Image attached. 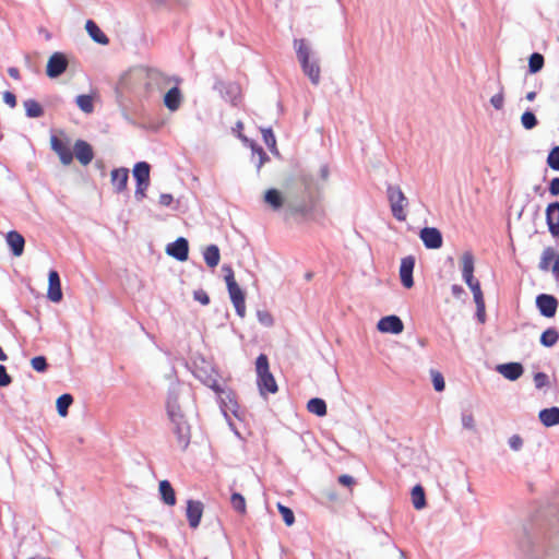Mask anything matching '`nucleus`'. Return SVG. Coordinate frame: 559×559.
<instances>
[{
    "label": "nucleus",
    "instance_id": "1",
    "mask_svg": "<svg viewBox=\"0 0 559 559\" xmlns=\"http://www.w3.org/2000/svg\"><path fill=\"white\" fill-rule=\"evenodd\" d=\"M324 185L309 171H300L296 183L289 187L285 194L276 188H270L264 192L263 200L274 211L284 207L286 219H293L298 224L314 222L323 215L320 204Z\"/></svg>",
    "mask_w": 559,
    "mask_h": 559
},
{
    "label": "nucleus",
    "instance_id": "2",
    "mask_svg": "<svg viewBox=\"0 0 559 559\" xmlns=\"http://www.w3.org/2000/svg\"><path fill=\"white\" fill-rule=\"evenodd\" d=\"M522 559H556L559 556V518L552 507L537 509L516 542Z\"/></svg>",
    "mask_w": 559,
    "mask_h": 559
},
{
    "label": "nucleus",
    "instance_id": "3",
    "mask_svg": "<svg viewBox=\"0 0 559 559\" xmlns=\"http://www.w3.org/2000/svg\"><path fill=\"white\" fill-rule=\"evenodd\" d=\"M180 389L177 384L169 385L165 402V409L169 421L173 425V433L182 451H186L191 441V428L181 408Z\"/></svg>",
    "mask_w": 559,
    "mask_h": 559
},
{
    "label": "nucleus",
    "instance_id": "4",
    "mask_svg": "<svg viewBox=\"0 0 559 559\" xmlns=\"http://www.w3.org/2000/svg\"><path fill=\"white\" fill-rule=\"evenodd\" d=\"M294 48L304 74L309 78L313 85H318L321 74L319 60L314 57L311 58L312 51L306 39L295 38Z\"/></svg>",
    "mask_w": 559,
    "mask_h": 559
},
{
    "label": "nucleus",
    "instance_id": "5",
    "mask_svg": "<svg viewBox=\"0 0 559 559\" xmlns=\"http://www.w3.org/2000/svg\"><path fill=\"white\" fill-rule=\"evenodd\" d=\"M257 385L262 396L266 394H275L278 385L272 372L270 371V362L266 354L261 353L255 359Z\"/></svg>",
    "mask_w": 559,
    "mask_h": 559
},
{
    "label": "nucleus",
    "instance_id": "6",
    "mask_svg": "<svg viewBox=\"0 0 559 559\" xmlns=\"http://www.w3.org/2000/svg\"><path fill=\"white\" fill-rule=\"evenodd\" d=\"M222 270L225 273L224 278L230 301L235 307L237 316L243 318L246 314V294L235 280L233 267L224 264Z\"/></svg>",
    "mask_w": 559,
    "mask_h": 559
},
{
    "label": "nucleus",
    "instance_id": "7",
    "mask_svg": "<svg viewBox=\"0 0 559 559\" xmlns=\"http://www.w3.org/2000/svg\"><path fill=\"white\" fill-rule=\"evenodd\" d=\"M386 197L393 217L399 222H404L407 217L405 207L408 205V200L401 188L389 183L386 186Z\"/></svg>",
    "mask_w": 559,
    "mask_h": 559
},
{
    "label": "nucleus",
    "instance_id": "8",
    "mask_svg": "<svg viewBox=\"0 0 559 559\" xmlns=\"http://www.w3.org/2000/svg\"><path fill=\"white\" fill-rule=\"evenodd\" d=\"M69 67V60L64 52L55 51L48 59L46 64V75L49 79L61 76Z\"/></svg>",
    "mask_w": 559,
    "mask_h": 559
},
{
    "label": "nucleus",
    "instance_id": "9",
    "mask_svg": "<svg viewBox=\"0 0 559 559\" xmlns=\"http://www.w3.org/2000/svg\"><path fill=\"white\" fill-rule=\"evenodd\" d=\"M535 306L544 318H554L557 313L559 301L550 294L542 293L535 298Z\"/></svg>",
    "mask_w": 559,
    "mask_h": 559
},
{
    "label": "nucleus",
    "instance_id": "10",
    "mask_svg": "<svg viewBox=\"0 0 559 559\" xmlns=\"http://www.w3.org/2000/svg\"><path fill=\"white\" fill-rule=\"evenodd\" d=\"M166 253L179 262H185L189 258V241L185 237H178L166 247Z\"/></svg>",
    "mask_w": 559,
    "mask_h": 559
},
{
    "label": "nucleus",
    "instance_id": "11",
    "mask_svg": "<svg viewBox=\"0 0 559 559\" xmlns=\"http://www.w3.org/2000/svg\"><path fill=\"white\" fill-rule=\"evenodd\" d=\"M551 261L554 262L551 266L552 275L559 280V253L552 247H547L542 253L538 264L539 270L548 271Z\"/></svg>",
    "mask_w": 559,
    "mask_h": 559
},
{
    "label": "nucleus",
    "instance_id": "12",
    "mask_svg": "<svg viewBox=\"0 0 559 559\" xmlns=\"http://www.w3.org/2000/svg\"><path fill=\"white\" fill-rule=\"evenodd\" d=\"M419 238L427 249H439L443 243L442 234L436 227L421 228L419 231Z\"/></svg>",
    "mask_w": 559,
    "mask_h": 559
},
{
    "label": "nucleus",
    "instance_id": "13",
    "mask_svg": "<svg viewBox=\"0 0 559 559\" xmlns=\"http://www.w3.org/2000/svg\"><path fill=\"white\" fill-rule=\"evenodd\" d=\"M47 298L51 302H60L63 298V293L61 288V280L57 270L51 269L48 272V290Z\"/></svg>",
    "mask_w": 559,
    "mask_h": 559
},
{
    "label": "nucleus",
    "instance_id": "14",
    "mask_svg": "<svg viewBox=\"0 0 559 559\" xmlns=\"http://www.w3.org/2000/svg\"><path fill=\"white\" fill-rule=\"evenodd\" d=\"M377 329L381 333L400 334L404 330V323L400 317L390 314L378 321Z\"/></svg>",
    "mask_w": 559,
    "mask_h": 559
},
{
    "label": "nucleus",
    "instance_id": "15",
    "mask_svg": "<svg viewBox=\"0 0 559 559\" xmlns=\"http://www.w3.org/2000/svg\"><path fill=\"white\" fill-rule=\"evenodd\" d=\"M203 510L204 506L200 500L189 499L187 501L186 516L191 528L195 530L199 527Z\"/></svg>",
    "mask_w": 559,
    "mask_h": 559
},
{
    "label": "nucleus",
    "instance_id": "16",
    "mask_svg": "<svg viewBox=\"0 0 559 559\" xmlns=\"http://www.w3.org/2000/svg\"><path fill=\"white\" fill-rule=\"evenodd\" d=\"M546 224L550 235L559 240V202L554 201L546 207Z\"/></svg>",
    "mask_w": 559,
    "mask_h": 559
},
{
    "label": "nucleus",
    "instance_id": "17",
    "mask_svg": "<svg viewBox=\"0 0 559 559\" xmlns=\"http://www.w3.org/2000/svg\"><path fill=\"white\" fill-rule=\"evenodd\" d=\"M415 258L407 255L401 260L400 265V280L405 288H412L414 286L413 272L415 267Z\"/></svg>",
    "mask_w": 559,
    "mask_h": 559
},
{
    "label": "nucleus",
    "instance_id": "18",
    "mask_svg": "<svg viewBox=\"0 0 559 559\" xmlns=\"http://www.w3.org/2000/svg\"><path fill=\"white\" fill-rule=\"evenodd\" d=\"M496 370L509 381H516L524 373L523 365L518 361L499 364L496 366Z\"/></svg>",
    "mask_w": 559,
    "mask_h": 559
},
{
    "label": "nucleus",
    "instance_id": "19",
    "mask_svg": "<svg viewBox=\"0 0 559 559\" xmlns=\"http://www.w3.org/2000/svg\"><path fill=\"white\" fill-rule=\"evenodd\" d=\"M73 156L84 166L88 165L94 158V151L92 145L84 141L78 140L73 146Z\"/></svg>",
    "mask_w": 559,
    "mask_h": 559
},
{
    "label": "nucleus",
    "instance_id": "20",
    "mask_svg": "<svg viewBox=\"0 0 559 559\" xmlns=\"http://www.w3.org/2000/svg\"><path fill=\"white\" fill-rule=\"evenodd\" d=\"M5 242L12 255L21 257L24 253L25 238L17 230H10L5 235Z\"/></svg>",
    "mask_w": 559,
    "mask_h": 559
},
{
    "label": "nucleus",
    "instance_id": "21",
    "mask_svg": "<svg viewBox=\"0 0 559 559\" xmlns=\"http://www.w3.org/2000/svg\"><path fill=\"white\" fill-rule=\"evenodd\" d=\"M50 144H51V150L58 154L60 162L63 165H69L72 163L73 153H72V150L68 146V144L66 142H63L56 135H51Z\"/></svg>",
    "mask_w": 559,
    "mask_h": 559
},
{
    "label": "nucleus",
    "instance_id": "22",
    "mask_svg": "<svg viewBox=\"0 0 559 559\" xmlns=\"http://www.w3.org/2000/svg\"><path fill=\"white\" fill-rule=\"evenodd\" d=\"M111 185L116 193H122L127 190L129 181V169L126 167L115 168L111 170Z\"/></svg>",
    "mask_w": 559,
    "mask_h": 559
},
{
    "label": "nucleus",
    "instance_id": "23",
    "mask_svg": "<svg viewBox=\"0 0 559 559\" xmlns=\"http://www.w3.org/2000/svg\"><path fill=\"white\" fill-rule=\"evenodd\" d=\"M538 418L540 423L547 428L559 425V407L551 406L540 409L538 413Z\"/></svg>",
    "mask_w": 559,
    "mask_h": 559
},
{
    "label": "nucleus",
    "instance_id": "24",
    "mask_svg": "<svg viewBox=\"0 0 559 559\" xmlns=\"http://www.w3.org/2000/svg\"><path fill=\"white\" fill-rule=\"evenodd\" d=\"M182 102L181 91L178 86H174L164 95V105L170 111L179 109Z\"/></svg>",
    "mask_w": 559,
    "mask_h": 559
},
{
    "label": "nucleus",
    "instance_id": "25",
    "mask_svg": "<svg viewBox=\"0 0 559 559\" xmlns=\"http://www.w3.org/2000/svg\"><path fill=\"white\" fill-rule=\"evenodd\" d=\"M85 29L90 37L99 45H107L109 43V38L107 35L100 29L97 23L93 20H87L85 23Z\"/></svg>",
    "mask_w": 559,
    "mask_h": 559
},
{
    "label": "nucleus",
    "instance_id": "26",
    "mask_svg": "<svg viewBox=\"0 0 559 559\" xmlns=\"http://www.w3.org/2000/svg\"><path fill=\"white\" fill-rule=\"evenodd\" d=\"M158 492H159L162 501L165 504H167L169 507H173L176 504V501H177L176 492H175V489L173 488L169 480L164 479V480L159 481Z\"/></svg>",
    "mask_w": 559,
    "mask_h": 559
},
{
    "label": "nucleus",
    "instance_id": "27",
    "mask_svg": "<svg viewBox=\"0 0 559 559\" xmlns=\"http://www.w3.org/2000/svg\"><path fill=\"white\" fill-rule=\"evenodd\" d=\"M203 259L206 265L214 269L221 260V251L217 245H209L203 251Z\"/></svg>",
    "mask_w": 559,
    "mask_h": 559
},
{
    "label": "nucleus",
    "instance_id": "28",
    "mask_svg": "<svg viewBox=\"0 0 559 559\" xmlns=\"http://www.w3.org/2000/svg\"><path fill=\"white\" fill-rule=\"evenodd\" d=\"M25 108V116L27 118H40L45 115L44 107L35 99L28 98L23 102Z\"/></svg>",
    "mask_w": 559,
    "mask_h": 559
},
{
    "label": "nucleus",
    "instance_id": "29",
    "mask_svg": "<svg viewBox=\"0 0 559 559\" xmlns=\"http://www.w3.org/2000/svg\"><path fill=\"white\" fill-rule=\"evenodd\" d=\"M559 341V331L554 328H547L539 337V343L542 346L550 348L555 346Z\"/></svg>",
    "mask_w": 559,
    "mask_h": 559
},
{
    "label": "nucleus",
    "instance_id": "30",
    "mask_svg": "<svg viewBox=\"0 0 559 559\" xmlns=\"http://www.w3.org/2000/svg\"><path fill=\"white\" fill-rule=\"evenodd\" d=\"M307 409L319 417H323L328 413L326 403L321 397H311L307 403Z\"/></svg>",
    "mask_w": 559,
    "mask_h": 559
},
{
    "label": "nucleus",
    "instance_id": "31",
    "mask_svg": "<svg viewBox=\"0 0 559 559\" xmlns=\"http://www.w3.org/2000/svg\"><path fill=\"white\" fill-rule=\"evenodd\" d=\"M412 503L416 510H421L426 507V493L421 485H415L412 488Z\"/></svg>",
    "mask_w": 559,
    "mask_h": 559
},
{
    "label": "nucleus",
    "instance_id": "32",
    "mask_svg": "<svg viewBox=\"0 0 559 559\" xmlns=\"http://www.w3.org/2000/svg\"><path fill=\"white\" fill-rule=\"evenodd\" d=\"M151 165L147 162H138L134 164L132 174L135 181L150 180Z\"/></svg>",
    "mask_w": 559,
    "mask_h": 559
},
{
    "label": "nucleus",
    "instance_id": "33",
    "mask_svg": "<svg viewBox=\"0 0 559 559\" xmlns=\"http://www.w3.org/2000/svg\"><path fill=\"white\" fill-rule=\"evenodd\" d=\"M73 401V396L70 393H63L57 399L56 407L60 417L68 415L69 407L72 405Z\"/></svg>",
    "mask_w": 559,
    "mask_h": 559
},
{
    "label": "nucleus",
    "instance_id": "34",
    "mask_svg": "<svg viewBox=\"0 0 559 559\" xmlns=\"http://www.w3.org/2000/svg\"><path fill=\"white\" fill-rule=\"evenodd\" d=\"M545 58L539 52H533L528 57V72L531 74H536L544 68Z\"/></svg>",
    "mask_w": 559,
    "mask_h": 559
},
{
    "label": "nucleus",
    "instance_id": "35",
    "mask_svg": "<svg viewBox=\"0 0 559 559\" xmlns=\"http://www.w3.org/2000/svg\"><path fill=\"white\" fill-rule=\"evenodd\" d=\"M75 104L85 114H91L94 110L93 97L91 95H78L75 98Z\"/></svg>",
    "mask_w": 559,
    "mask_h": 559
},
{
    "label": "nucleus",
    "instance_id": "36",
    "mask_svg": "<svg viewBox=\"0 0 559 559\" xmlns=\"http://www.w3.org/2000/svg\"><path fill=\"white\" fill-rule=\"evenodd\" d=\"M233 509L239 513L245 514L247 511L246 499L240 492H233L230 497Z\"/></svg>",
    "mask_w": 559,
    "mask_h": 559
},
{
    "label": "nucleus",
    "instance_id": "37",
    "mask_svg": "<svg viewBox=\"0 0 559 559\" xmlns=\"http://www.w3.org/2000/svg\"><path fill=\"white\" fill-rule=\"evenodd\" d=\"M521 123L525 130H532L538 124V120L531 109H526L521 116Z\"/></svg>",
    "mask_w": 559,
    "mask_h": 559
},
{
    "label": "nucleus",
    "instance_id": "38",
    "mask_svg": "<svg viewBox=\"0 0 559 559\" xmlns=\"http://www.w3.org/2000/svg\"><path fill=\"white\" fill-rule=\"evenodd\" d=\"M475 262L471 251H466L462 255V275L474 274Z\"/></svg>",
    "mask_w": 559,
    "mask_h": 559
},
{
    "label": "nucleus",
    "instance_id": "39",
    "mask_svg": "<svg viewBox=\"0 0 559 559\" xmlns=\"http://www.w3.org/2000/svg\"><path fill=\"white\" fill-rule=\"evenodd\" d=\"M430 376L435 391L443 392L445 389V381L443 374L436 369H430Z\"/></svg>",
    "mask_w": 559,
    "mask_h": 559
},
{
    "label": "nucleus",
    "instance_id": "40",
    "mask_svg": "<svg viewBox=\"0 0 559 559\" xmlns=\"http://www.w3.org/2000/svg\"><path fill=\"white\" fill-rule=\"evenodd\" d=\"M277 510H278V513L282 515L284 523L287 526H292L295 523V514L289 507L284 506L281 502H278Z\"/></svg>",
    "mask_w": 559,
    "mask_h": 559
},
{
    "label": "nucleus",
    "instance_id": "41",
    "mask_svg": "<svg viewBox=\"0 0 559 559\" xmlns=\"http://www.w3.org/2000/svg\"><path fill=\"white\" fill-rule=\"evenodd\" d=\"M546 163L550 169L559 171V145L552 146L548 153Z\"/></svg>",
    "mask_w": 559,
    "mask_h": 559
},
{
    "label": "nucleus",
    "instance_id": "42",
    "mask_svg": "<svg viewBox=\"0 0 559 559\" xmlns=\"http://www.w3.org/2000/svg\"><path fill=\"white\" fill-rule=\"evenodd\" d=\"M262 138L269 150L273 153H277L276 138L271 128L262 129Z\"/></svg>",
    "mask_w": 559,
    "mask_h": 559
},
{
    "label": "nucleus",
    "instance_id": "43",
    "mask_svg": "<svg viewBox=\"0 0 559 559\" xmlns=\"http://www.w3.org/2000/svg\"><path fill=\"white\" fill-rule=\"evenodd\" d=\"M31 366L37 372H46L48 369L47 358L43 355L35 356L31 359Z\"/></svg>",
    "mask_w": 559,
    "mask_h": 559
},
{
    "label": "nucleus",
    "instance_id": "44",
    "mask_svg": "<svg viewBox=\"0 0 559 559\" xmlns=\"http://www.w3.org/2000/svg\"><path fill=\"white\" fill-rule=\"evenodd\" d=\"M150 186V180L135 181L134 198L136 201H142L145 198V191Z\"/></svg>",
    "mask_w": 559,
    "mask_h": 559
},
{
    "label": "nucleus",
    "instance_id": "45",
    "mask_svg": "<svg viewBox=\"0 0 559 559\" xmlns=\"http://www.w3.org/2000/svg\"><path fill=\"white\" fill-rule=\"evenodd\" d=\"M257 318L258 321L265 328H270L274 323L273 317L267 310H258Z\"/></svg>",
    "mask_w": 559,
    "mask_h": 559
},
{
    "label": "nucleus",
    "instance_id": "46",
    "mask_svg": "<svg viewBox=\"0 0 559 559\" xmlns=\"http://www.w3.org/2000/svg\"><path fill=\"white\" fill-rule=\"evenodd\" d=\"M534 383H535L536 389H543L548 385L549 378L543 371L536 372L534 374Z\"/></svg>",
    "mask_w": 559,
    "mask_h": 559
},
{
    "label": "nucleus",
    "instance_id": "47",
    "mask_svg": "<svg viewBox=\"0 0 559 559\" xmlns=\"http://www.w3.org/2000/svg\"><path fill=\"white\" fill-rule=\"evenodd\" d=\"M12 383V377L8 373L7 367L0 364V388L9 386Z\"/></svg>",
    "mask_w": 559,
    "mask_h": 559
},
{
    "label": "nucleus",
    "instance_id": "48",
    "mask_svg": "<svg viewBox=\"0 0 559 559\" xmlns=\"http://www.w3.org/2000/svg\"><path fill=\"white\" fill-rule=\"evenodd\" d=\"M503 88L501 87L500 91L490 98V104L495 109L499 110L503 107Z\"/></svg>",
    "mask_w": 559,
    "mask_h": 559
},
{
    "label": "nucleus",
    "instance_id": "49",
    "mask_svg": "<svg viewBox=\"0 0 559 559\" xmlns=\"http://www.w3.org/2000/svg\"><path fill=\"white\" fill-rule=\"evenodd\" d=\"M194 300L199 301L203 306H207L210 304V296L204 289H197L193 292Z\"/></svg>",
    "mask_w": 559,
    "mask_h": 559
},
{
    "label": "nucleus",
    "instance_id": "50",
    "mask_svg": "<svg viewBox=\"0 0 559 559\" xmlns=\"http://www.w3.org/2000/svg\"><path fill=\"white\" fill-rule=\"evenodd\" d=\"M508 444L513 451H520L523 447V439L519 435H512L508 440Z\"/></svg>",
    "mask_w": 559,
    "mask_h": 559
},
{
    "label": "nucleus",
    "instance_id": "51",
    "mask_svg": "<svg viewBox=\"0 0 559 559\" xmlns=\"http://www.w3.org/2000/svg\"><path fill=\"white\" fill-rule=\"evenodd\" d=\"M462 426L465 429L472 430L475 427L474 417L472 414L463 413L462 414Z\"/></svg>",
    "mask_w": 559,
    "mask_h": 559
},
{
    "label": "nucleus",
    "instance_id": "52",
    "mask_svg": "<svg viewBox=\"0 0 559 559\" xmlns=\"http://www.w3.org/2000/svg\"><path fill=\"white\" fill-rule=\"evenodd\" d=\"M239 139H241L245 143H247L249 145V147L252 151V155H255V154L259 155L260 154L259 147H262V146L259 145L255 141L249 140L247 136H245L241 133H239Z\"/></svg>",
    "mask_w": 559,
    "mask_h": 559
},
{
    "label": "nucleus",
    "instance_id": "53",
    "mask_svg": "<svg viewBox=\"0 0 559 559\" xmlns=\"http://www.w3.org/2000/svg\"><path fill=\"white\" fill-rule=\"evenodd\" d=\"M3 102L7 104L10 108H14L17 104L16 96L14 93L10 91H5L3 93Z\"/></svg>",
    "mask_w": 559,
    "mask_h": 559
},
{
    "label": "nucleus",
    "instance_id": "54",
    "mask_svg": "<svg viewBox=\"0 0 559 559\" xmlns=\"http://www.w3.org/2000/svg\"><path fill=\"white\" fill-rule=\"evenodd\" d=\"M451 293H452L453 297L456 299H462L463 297L467 296L465 289L459 284H453L451 286Z\"/></svg>",
    "mask_w": 559,
    "mask_h": 559
},
{
    "label": "nucleus",
    "instance_id": "55",
    "mask_svg": "<svg viewBox=\"0 0 559 559\" xmlns=\"http://www.w3.org/2000/svg\"><path fill=\"white\" fill-rule=\"evenodd\" d=\"M548 191L552 197L559 195V177H555L549 181Z\"/></svg>",
    "mask_w": 559,
    "mask_h": 559
},
{
    "label": "nucleus",
    "instance_id": "56",
    "mask_svg": "<svg viewBox=\"0 0 559 559\" xmlns=\"http://www.w3.org/2000/svg\"><path fill=\"white\" fill-rule=\"evenodd\" d=\"M337 481L340 485L345 486V487H350L356 483L355 478L348 474H343V475L338 476Z\"/></svg>",
    "mask_w": 559,
    "mask_h": 559
},
{
    "label": "nucleus",
    "instance_id": "57",
    "mask_svg": "<svg viewBox=\"0 0 559 559\" xmlns=\"http://www.w3.org/2000/svg\"><path fill=\"white\" fill-rule=\"evenodd\" d=\"M260 150V154L258 155L259 156V160L257 163V170L258 173L260 171L261 167L270 160V157L269 155L265 153V151L263 150V147H259Z\"/></svg>",
    "mask_w": 559,
    "mask_h": 559
},
{
    "label": "nucleus",
    "instance_id": "58",
    "mask_svg": "<svg viewBox=\"0 0 559 559\" xmlns=\"http://www.w3.org/2000/svg\"><path fill=\"white\" fill-rule=\"evenodd\" d=\"M330 177V167L328 164H323L321 165L320 169H319V179L321 181H328Z\"/></svg>",
    "mask_w": 559,
    "mask_h": 559
},
{
    "label": "nucleus",
    "instance_id": "59",
    "mask_svg": "<svg viewBox=\"0 0 559 559\" xmlns=\"http://www.w3.org/2000/svg\"><path fill=\"white\" fill-rule=\"evenodd\" d=\"M174 201V198L170 193H162L159 195V204L163 206H170Z\"/></svg>",
    "mask_w": 559,
    "mask_h": 559
},
{
    "label": "nucleus",
    "instance_id": "60",
    "mask_svg": "<svg viewBox=\"0 0 559 559\" xmlns=\"http://www.w3.org/2000/svg\"><path fill=\"white\" fill-rule=\"evenodd\" d=\"M476 319L478 322L484 323L486 320V306H476Z\"/></svg>",
    "mask_w": 559,
    "mask_h": 559
},
{
    "label": "nucleus",
    "instance_id": "61",
    "mask_svg": "<svg viewBox=\"0 0 559 559\" xmlns=\"http://www.w3.org/2000/svg\"><path fill=\"white\" fill-rule=\"evenodd\" d=\"M8 74L13 79V80H20L21 79V75H20V70L15 67H10L8 69Z\"/></svg>",
    "mask_w": 559,
    "mask_h": 559
},
{
    "label": "nucleus",
    "instance_id": "62",
    "mask_svg": "<svg viewBox=\"0 0 559 559\" xmlns=\"http://www.w3.org/2000/svg\"><path fill=\"white\" fill-rule=\"evenodd\" d=\"M473 296H474V301H475L476 306L485 305L483 290L476 292V294Z\"/></svg>",
    "mask_w": 559,
    "mask_h": 559
},
{
    "label": "nucleus",
    "instance_id": "63",
    "mask_svg": "<svg viewBox=\"0 0 559 559\" xmlns=\"http://www.w3.org/2000/svg\"><path fill=\"white\" fill-rule=\"evenodd\" d=\"M463 277V281L465 282V284L468 286V285H472L475 283V281H477L475 277H474V274H466V275H462Z\"/></svg>",
    "mask_w": 559,
    "mask_h": 559
},
{
    "label": "nucleus",
    "instance_id": "64",
    "mask_svg": "<svg viewBox=\"0 0 559 559\" xmlns=\"http://www.w3.org/2000/svg\"><path fill=\"white\" fill-rule=\"evenodd\" d=\"M468 288L472 290L473 295L476 294V292H480L481 290V287H480V283L479 281H475L474 284L472 285H468Z\"/></svg>",
    "mask_w": 559,
    "mask_h": 559
}]
</instances>
